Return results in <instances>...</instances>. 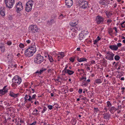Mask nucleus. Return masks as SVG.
<instances>
[{
    "label": "nucleus",
    "instance_id": "16",
    "mask_svg": "<svg viewBox=\"0 0 125 125\" xmlns=\"http://www.w3.org/2000/svg\"><path fill=\"white\" fill-rule=\"evenodd\" d=\"M5 47L4 44L3 43H0V49L1 52H3L5 51Z\"/></svg>",
    "mask_w": 125,
    "mask_h": 125
},
{
    "label": "nucleus",
    "instance_id": "41",
    "mask_svg": "<svg viewBox=\"0 0 125 125\" xmlns=\"http://www.w3.org/2000/svg\"><path fill=\"white\" fill-rule=\"evenodd\" d=\"M43 109V111H42V113H44L47 110V108L45 107H44Z\"/></svg>",
    "mask_w": 125,
    "mask_h": 125
},
{
    "label": "nucleus",
    "instance_id": "53",
    "mask_svg": "<svg viewBox=\"0 0 125 125\" xmlns=\"http://www.w3.org/2000/svg\"><path fill=\"white\" fill-rule=\"evenodd\" d=\"M117 46L118 47H120L122 45V44L121 43H119L117 44Z\"/></svg>",
    "mask_w": 125,
    "mask_h": 125
},
{
    "label": "nucleus",
    "instance_id": "28",
    "mask_svg": "<svg viewBox=\"0 0 125 125\" xmlns=\"http://www.w3.org/2000/svg\"><path fill=\"white\" fill-rule=\"evenodd\" d=\"M109 110L110 111V112H111L112 111H115L116 109L114 107H112L110 108H109Z\"/></svg>",
    "mask_w": 125,
    "mask_h": 125
},
{
    "label": "nucleus",
    "instance_id": "46",
    "mask_svg": "<svg viewBox=\"0 0 125 125\" xmlns=\"http://www.w3.org/2000/svg\"><path fill=\"white\" fill-rule=\"evenodd\" d=\"M86 77H83L81 78H80V80H84V81H86Z\"/></svg>",
    "mask_w": 125,
    "mask_h": 125
},
{
    "label": "nucleus",
    "instance_id": "23",
    "mask_svg": "<svg viewBox=\"0 0 125 125\" xmlns=\"http://www.w3.org/2000/svg\"><path fill=\"white\" fill-rule=\"evenodd\" d=\"M79 38L80 41L83 40L84 38V35L81 33L79 34Z\"/></svg>",
    "mask_w": 125,
    "mask_h": 125
},
{
    "label": "nucleus",
    "instance_id": "30",
    "mask_svg": "<svg viewBox=\"0 0 125 125\" xmlns=\"http://www.w3.org/2000/svg\"><path fill=\"white\" fill-rule=\"evenodd\" d=\"M7 57L9 60H11L12 58V55L11 54H8Z\"/></svg>",
    "mask_w": 125,
    "mask_h": 125
},
{
    "label": "nucleus",
    "instance_id": "62",
    "mask_svg": "<svg viewBox=\"0 0 125 125\" xmlns=\"http://www.w3.org/2000/svg\"><path fill=\"white\" fill-rule=\"evenodd\" d=\"M27 43H30L31 41L30 40H28L26 41Z\"/></svg>",
    "mask_w": 125,
    "mask_h": 125
},
{
    "label": "nucleus",
    "instance_id": "21",
    "mask_svg": "<svg viewBox=\"0 0 125 125\" xmlns=\"http://www.w3.org/2000/svg\"><path fill=\"white\" fill-rule=\"evenodd\" d=\"M105 12L106 13V15L107 17L108 18H109V17H110L111 15H112V13L110 12H109V11L107 10H105Z\"/></svg>",
    "mask_w": 125,
    "mask_h": 125
},
{
    "label": "nucleus",
    "instance_id": "37",
    "mask_svg": "<svg viewBox=\"0 0 125 125\" xmlns=\"http://www.w3.org/2000/svg\"><path fill=\"white\" fill-rule=\"evenodd\" d=\"M88 84V83L87 82H83L82 84V86H87Z\"/></svg>",
    "mask_w": 125,
    "mask_h": 125
},
{
    "label": "nucleus",
    "instance_id": "64",
    "mask_svg": "<svg viewBox=\"0 0 125 125\" xmlns=\"http://www.w3.org/2000/svg\"><path fill=\"white\" fill-rule=\"evenodd\" d=\"M64 17V16H63V15L62 14H61L59 16L61 18H62V19Z\"/></svg>",
    "mask_w": 125,
    "mask_h": 125
},
{
    "label": "nucleus",
    "instance_id": "57",
    "mask_svg": "<svg viewBox=\"0 0 125 125\" xmlns=\"http://www.w3.org/2000/svg\"><path fill=\"white\" fill-rule=\"evenodd\" d=\"M35 73H38V75H40V74H41V73H40V71H39L38 70Z\"/></svg>",
    "mask_w": 125,
    "mask_h": 125
},
{
    "label": "nucleus",
    "instance_id": "31",
    "mask_svg": "<svg viewBox=\"0 0 125 125\" xmlns=\"http://www.w3.org/2000/svg\"><path fill=\"white\" fill-rule=\"evenodd\" d=\"M100 4L102 5H104L105 4V0H100L99 1Z\"/></svg>",
    "mask_w": 125,
    "mask_h": 125
},
{
    "label": "nucleus",
    "instance_id": "48",
    "mask_svg": "<svg viewBox=\"0 0 125 125\" xmlns=\"http://www.w3.org/2000/svg\"><path fill=\"white\" fill-rule=\"evenodd\" d=\"M52 107L53 106L51 105H48L47 106L48 108L50 110H51L52 109Z\"/></svg>",
    "mask_w": 125,
    "mask_h": 125
},
{
    "label": "nucleus",
    "instance_id": "50",
    "mask_svg": "<svg viewBox=\"0 0 125 125\" xmlns=\"http://www.w3.org/2000/svg\"><path fill=\"white\" fill-rule=\"evenodd\" d=\"M112 21L110 19H108L107 21V22L108 23V24L111 23Z\"/></svg>",
    "mask_w": 125,
    "mask_h": 125
},
{
    "label": "nucleus",
    "instance_id": "54",
    "mask_svg": "<svg viewBox=\"0 0 125 125\" xmlns=\"http://www.w3.org/2000/svg\"><path fill=\"white\" fill-rule=\"evenodd\" d=\"M60 56L62 57V58L64 56V54L62 52H61V53L60 54Z\"/></svg>",
    "mask_w": 125,
    "mask_h": 125
},
{
    "label": "nucleus",
    "instance_id": "18",
    "mask_svg": "<svg viewBox=\"0 0 125 125\" xmlns=\"http://www.w3.org/2000/svg\"><path fill=\"white\" fill-rule=\"evenodd\" d=\"M104 118L106 119L109 120V118L110 117V115L108 113L104 114L103 115Z\"/></svg>",
    "mask_w": 125,
    "mask_h": 125
},
{
    "label": "nucleus",
    "instance_id": "19",
    "mask_svg": "<svg viewBox=\"0 0 125 125\" xmlns=\"http://www.w3.org/2000/svg\"><path fill=\"white\" fill-rule=\"evenodd\" d=\"M32 6L26 4V10L27 12L30 11L32 10Z\"/></svg>",
    "mask_w": 125,
    "mask_h": 125
},
{
    "label": "nucleus",
    "instance_id": "24",
    "mask_svg": "<svg viewBox=\"0 0 125 125\" xmlns=\"http://www.w3.org/2000/svg\"><path fill=\"white\" fill-rule=\"evenodd\" d=\"M34 3L33 2L32 0H30L27 2L26 4L32 6Z\"/></svg>",
    "mask_w": 125,
    "mask_h": 125
},
{
    "label": "nucleus",
    "instance_id": "55",
    "mask_svg": "<svg viewBox=\"0 0 125 125\" xmlns=\"http://www.w3.org/2000/svg\"><path fill=\"white\" fill-rule=\"evenodd\" d=\"M78 92L79 94H81L82 92V90L81 89H79L78 90Z\"/></svg>",
    "mask_w": 125,
    "mask_h": 125
},
{
    "label": "nucleus",
    "instance_id": "6",
    "mask_svg": "<svg viewBox=\"0 0 125 125\" xmlns=\"http://www.w3.org/2000/svg\"><path fill=\"white\" fill-rule=\"evenodd\" d=\"M13 83H15L18 85L20 84L21 82V79L18 75L15 76L12 80Z\"/></svg>",
    "mask_w": 125,
    "mask_h": 125
},
{
    "label": "nucleus",
    "instance_id": "32",
    "mask_svg": "<svg viewBox=\"0 0 125 125\" xmlns=\"http://www.w3.org/2000/svg\"><path fill=\"white\" fill-rule=\"evenodd\" d=\"M48 59L51 62H52L54 61V60L51 56L48 55Z\"/></svg>",
    "mask_w": 125,
    "mask_h": 125
},
{
    "label": "nucleus",
    "instance_id": "17",
    "mask_svg": "<svg viewBox=\"0 0 125 125\" xmlns=\"http://www.w3.org/2000/svg\"><path fill=\"white\" fill-rule=\"evenodd\" d=\"M109 48L112 50H116L118 49V47L116 45H111L109 46Z\"/></svg>",
    "mask_w": 125,
    "mask_h": 125
},
{
    "label": "nucleus",
    "instance_id": "7",
    "mask_svg": "<svg viewBox=\"0 0 125 125\" xmlns=\"http://www.w3.org/2000/svg\"><path fill=\"white\" fill-rule=\"evenodd\" d=\"M23 9L22 3L21 2H19L16 5V12L17 13H19Z\"/></svg>",
    "mask_w": 125,
    "mask_h": 125
},
{
    "label": "nucleus",
    "instance_id": "35",
    "mask_svg": "<svg viewBox=\"0 0 125 125\" xmlns=\"http://www.w3.org/2000/svg\"><path fill=\"white\" fill-rule=\"evenodd\" d=\"M114 59L116 61H118L120 59V57L118 55H116L115 56Z\"/></svg>",
    "mask_w": 125,
    "mask_h": 125
},
{
    "label": "nucleus",
    "instance_id": "39",
    "mask_svg": "<svg viewBox=\"0 0 125 125\" xmlns=\"http://www.w3.org/2000/svg\"><path fill=\"white\" fill-rule=\"evenodd\" d=\"M0 14L1 16H4L5 15V13L2 10H1L0 11Z\"/></svg>",
    "mask_w": 125,
    "mask_h": 125
},
{
    "label": "nucleus",
    "instance_id": "42",
    "mask_svg": "<svg viewBox=\"0 0 125 125\" xmlns=\"http://www.w3.org/2000/svg\"><path fill=\"white\" fill-rule=\"evenodd\" d=\"M107 106L109 107L110 106H111L112 104L109 101H108L107 102Z\"/></svg>",
    "mask_w": 125,
    "mask_h": 125
},
{
    "label": "nucleus",
    "instance_id": "14",
    "mask_svg": "<svg viewBox=\"0 0 125 125\" xmlns=\"http://www.w3.org/2000/svg\"><path fill=\"white\" fill-rule=\"evenodd\" d=\"M19 94V93L17 94H15L13 92L11 91H10V95L12 97H13L15 98L17 97L18 96Z\"/></svg>",
    "mask_w": 125,
    "mask_h": 125
},
{
    "label": "nucleus",
    "instance_id": "25",
    "mask_svg": "<svg viewBox=\"0 0 125 125\" xmlns=\"http://www.w3.org/2000/svg\"><path fill=\"white\" fill-rule=\"evenodd\" d=\"M77 24V23L76 22H74L73 21L72 22H71L70 23V25L74 27Z\"/></svg>",
    "mask_w": 125,
    "mask_h": 125
},
{
    "label": "nucleus",
    "instance_id": "22",
    "mask_svg": "<svg viewBox=\"0 0 125 125\" xmlns=\"http://www.w3.org/2000/svg\"><path fill=\"white\" fill-rule=\"evenodd\" d=\"M103 80V79L98 78L95 80V82L97 83H102Z\"/></svg>",
    "mask_w": 125,
    "mask_h": 125
},
{
    "label": "nucleus",
    "instance_id": "63",
    "mask_svg": "<svg viewBox=\"0 0 125 125\" xmlns=\"http://www.w3.org/2000/svg\"><path fill=\"white\" fill-rule=\"evenodd\" d=\"M82 100H83L84 101H86L87 100V98L86 97H84V98H82Z\"/></svg>",
    "mask_w": 125,
    "mask_h": 125
},
{
    "label": "nucleus",
    "instance_id": "49",
    "mask_svg": "<svg viewBox=\"0 0 125 125\" xmlns=\"http://www.w3.org/2000/svg\"><path fill=\"white\" fill-rule=\"evenodd\" d=\"M7 43L8 45H10L12 43L10 41H9L7 42Z\"/></svg>",
    "mask_w": 125,
    "mask_h": 125
},
{
    "label": "nucleus",
    "instance_id": "60",
    "mask_svg": "<svg viewBox=\"0 0 125 125\" xmlns=\"http://www.w3.org/2000/svg\"><path fill=\"white\" fill-rule=\"evenodd\" d=\"M91 62L92 64H95V61L94 60H92Z\"/></svg>",
    "mask_w": 125,
    "mask_h": 125
},
{
    "label": "nucleus",
    "instance_id": "47",
    "mask_svg": "<svg viewBox=\"0 0 125 125\" xmlns=\"http://www.w3.org/2000/svg\"><path fill=\"white\" fill-rule=\"evenodd\" d=\"M36 96V95L35 94L33 95L32 97H31V100L32 101V99H35Z\"/></svg>",
    "mask_w": 125,
    "mask_h": 125
},
{
    "label": "nucleus",
    "instance_id": "61",
    "mask_svg": "<svg viewBox=\"0 0 125 125\" xmlns=\"http://www.w3.org/2000/svg\"><path fill=\"white\" fill-rule=\"evenodd\" d=\"M113 32V31L112 29H111L109 30V33H112Z\"/></svg>",
    "mask_w": 125,
    "mask_h": 125
},
{
    "label": "nucleus",
    "instance_id": "45",
    "mask_svg": "<svg viewBox=\"0 0 125 125\" xmlns=\"http://www.w3.org/2000/svg\"><path fill=\"white\" fill-rule=\"evenodd\" d=\"M58 82H61V80L62 81V79L60 77H58L57 78V79L56 80Z\"/></svg>",
    "mask_w": 125,
    "mask_h": 125
},
{
    "label": "nucleus",
    "instance_id": "51",
    "mask_svg": "<svg viewBox=\"0 0 125 125\" xmlns=\"http://www.w3.org/2000/svg\"><path fill=\"white\" fill-rule=\"evenodd\" d=\"M57 58L58 59V61H59L60 60V59L61 58H62L60 55H58Z\"/></svg>",
    "mask_w": 125,
    "mask_h": 125
},
{
    "label": "nucleus",
    "instance_id": "56",
    "mask_svg": "<svg viewBox=\"0 0 125 125\" xmlns=\"http://www.w3.org/2000/svg\"><path fill=\"white\" fill-rule=\"evenodd\" d=\"M70 60L71 61L73 62H74V59L73 58H71L70 59Z\"/></svg>",
    "mask_w": 125,
    "mask_h": 125
},
{
    "label": "nucleus",
    "instance_id": "9",
    "mask_svg": "<svg viewBox=\"0 0 125 125\" xmlns=\"http://www.w3.org/2000/svg\"><path fill=\"white\" fill-rule=\"evenodd\" d=\"M104 21V18L101 16H98L96 17V21L97 24H99L103 22Z\"/></svg>",
    "mask_w": 125,
    "mask_h": 125
},
{
    "label": "nucleus",
    "instance_id": "40",
    "mask_svg": "<svg viewBox=\"0 0 125 125\" xmlns=\"http://www.w3.org/2000/svg\"><path fill=\"white\" fill-rule=\"evenodd\" d=\"M72 124L73 125H75L76 122V121L75 119H73V120H72Z\"/></svg>",
    "mask_w": 125,
    "mask_h": 125
},
{
    "label": "nucleus",
    "instance_id": "2",
    "mask_svg": "<svg viewBox=\"0 0 125 125\" xmlns=\"http://www.w3.org/2000/svg\"><path fill=\"white\" fill-rule=\"evenodd\" d=\"M44 60L43 57L40 54H38L34 59V62L37 64L41 63Z\"/></svg>",
    "mask_w": 125,
    "mask_h": 125
},
{
    "label": "nucleus",
    "instance_id": "27",
    "mask_svg": "<svg viewBox=\"0 0 125 125\" xmlns=\"http://www.w3.org/2000/svg\"><path fill=\"white\" fill-rule=\"evenodd\" d=\"M67 70V73L69 75H71L74 73V71L70 70Z\"/></svg>",
    "mask_w": 125,
    "mask_h": 125
},
{
    "label": "nucleus",
    "instance_id": "58",
    "mask_svg": "<svg viewBox=\"0 0 125 125\" xmlns=\"http://www.w3.org/2000/svg\"><path fill=\"white\" fill-rule=\"evenodd\" d=\"M94 109L95 110V112H97L99 111L98 108H94Z\"/></svg>",
    "mask_w": 125,
    "mask_h": 125
},
{
    "label": "nucleus",
    "instance_id": "38",
    "mask_svg": "<svg viewBox=\"0 0 125 125\" xmlns=\"http://www.w3.org/2000/svg\"><path fill=\"white\" fill-rule=\"evenodd\" d=\"M70 30L71 31H74L73 30H75L76 31L77 30H78V29L77 27H73V28H71Z\"/></svg>",
    "mask_w": 125,
    "mask_h": 125
},
{
    "label": "nucleus",
    "instance_id": "44",
    "mask_svg": "<svg viewBox=\"0 0 125 125\" xmlns=\"http://www.w3.org/2000/svg\"><path fill=\"white\" fill-rule=\"evenodd\" d=\"M17 85H18L17 84L14 83L12 84V86L14 88L16 87Z\"/></svg>",
    "mask_w": 125,
    "mask_h": 125
},
{
    "label": "nucleus",
    "instance_id": "59",
    "mask_svg": "<svg viewBox=\"0 0 125 125\" xmlns=\"http://www.w3.org/2000/svg\"><path fill=\"white\" fill-rule=\"evenodd\" d=\"M113 29L115 30V31L117 33V29L116 27H115L113 28Z\"/></svg>",
    "mask_w": 125,
    "mask_h": 125
},
{
    "label": "nucleus",
    "instance_id": "12",
    "mask_svg": "<svg viewBox=\"0 0 125 125\" xmlns=\"http://www.w3.org/2000/svg\"><path fill=\"white\" fill-rule=\"evenodd\" d=\"M6 87L7 86H5L3 87L2 89L0 90V94L2 95H3L7 92V89H5Z\"/></svg>",
    "mask_w": 125,
    "mask_h": 125
},
{
    "label": "nucleus",
    "instance_id": "36",
    "mask_svg": "<svg viewBox=\"0 0 125 125\" xmlns=\"http://www.w3.org/2000/svg\"><path fill=\"white\" fill-rule=\"evenodd\" d=\"M46 70V69L44 68H42L41 69L40 71V73H41V74L44 71H45Z\"/></svg>",
    "mask_w": 125,
    "mask_h": 125
},
{
    "label": "nucleus",
    "instance_id": "52",
    "mask_svg": "<svg viewBox=\"0 0 125 125\" xmlns=\"http://www.w3.org/2000/svg\"><path fill=\"white\" fill-rule=\"evenodd\" d=\"M67 73V71L64 70L62 71V74L63 75H65V73Z\"/></svg>",
    "mask_w": 125,
    "mask_h": 125
},
{
    "label": "nucleus",
    "instance_id": "11",
    "mask_svg": "<svg viewBox=\"0 0 125 125\" xmlns=\"http://www.w3.org/2000/svg\"><path fill=\"white\" fill-rule=\"evenodd\" d=\"M31 92H30L29 94V95H28L27 94H26L25 95V97L24 98V99L27 100L29 101H31Z\"/></svg>",
    "mask_w": 125,
    "mask_h": 125
},
{
    "label": "nucleus",
    "instance_id": "4",
    "mask_svg": "<svg viewBox=\"0 0 125 125\" xmlns=\"http://www.w3.org/2000/svg\"><path fill=\"white\" fill-rule=\"evenodd\" d=\"M5 3L7 7L11 8L14 4L15 0H5Z\"/></svg>",
    "mask_w": 125,
    "mask_h": 125
},
{
    "label": "nucleus",
    "instance_id": "15",
    "mask_svg": "<svg viewBox=\"0 0 125 125\" xmlns=\"http://www.w3.org/2000/svg\"><path fill=\"white\" fill-rule=\"evenodd\" d=\"M19 94V93L17 94H15L13 92L11 91H10V95L12 97H13L15 98L17 97L18 96Z\"/></svg>",
    "mask_w": 125,
    "mask_h": 125
},
{
    "label": "nucleus",
    "instance_id": "29",
    "mask_svg": "<svg viewBox=\"0 0 125 125\" xmlns=\"http://www.w3.org/2000/svg\"><path fill=\"white\" fill-rule=\"evenodd\" d=\"M84 65L85 66V68H86V69L87 70V71H88L90 70V69L89 66H90V65H89L87 64H85Z\"/></svg>",
    "mask_w": 125,
    "mask_h": 125
},
{
    "label": "nucleus",
    "instance_id": "20",
    "mask_svg": "<svg viewBox=\"0 0 125 125\" xmlns=\"http://www.w3.org/2000/svg\"><path fill=\"white\" fill-rule=\"evenodd\" d=\"M55 21L53 19H51L50 21H48L47 22V24L49 25H51L52 23L55 22Z\"/></svg>",
    "mask_w": 125,
    "mask_h": 125
},
{
    "label": "nucleus",
    "instance_id": "8",
    "mask_svg": "<svg viewBox=\"0 0 125 125\" xmlns=\"http://www.w3.org/2000/svg\"><path fill=\"white\" fill-rule=\"evenodd\" d=\"M107 55L105 57V59L109 60H114V56L115 54L112 52H108L107 53Z\"/></svg>",
    "mask_w": 125,
    "mask_h": 125
},
{
    "label": "nucleus",
    "instance_id": "10",
    "mask_svg": "<svg viewBox=\"0 0 125 125\" xmlns=\"http://www.w3.org/2000/svg\"><path fill=\"white\" fill-rule=\"evenodd\" d=\"M66 5L68 8H70L73 4L72 0H65Z\"/></svg>",
    "mask_w": 125,
    "mask_h": 125
},
{
    "label": "nucleus",
    "instance_id": "13",
    "mask_svg": "<svg viewBox=\"0 0 125 125\" xmlns=\"http://www.w3.org/2000/svg\"><path fill=\"white\" fill-rule=\"evenodd\" d=\"M76 59L79 62L86 61L87 60V59L84 57L80 58L78 56L76 57Z\"/></svg>",
    "mask_w": 125,
    "mask_h": 125
},
{
    "label": "nucleus",
    "instance_id": "43",
    "mask_svg": "<svg viewBox=\"0 0 125 125\" xmlns=\"http://www.w3.org/2000/svg\"><path fill=\"white\" fill-rule=\"evenodd\" d=\"M19 46L20 48H22L24 47V46L23 44L20 43L19 45Z\"/></svg>",
    "mask_w": 125,
    "mask_h": 125
},
{
    "label": "nucleus",
    "instance_id": "33",
    "mask_svg": "<svg viewBox=\"0 0 125 125\" xmlns=\"http://www.w3.org/2000/svg\"><path fill=\"white\" fill-rule=\"evenodd\" d=\"M38 112V110L36 109H35L33 111V112L34 113L33 114L35 115H37L38 114V113H37Z\"/></svg>",
    "mask_w": 125,
    "mask_h": 125
},
{
    "label": "nucleus",
    "instance_id": "5",
    "mask_svg": "<svg viewBox=\"0 0 125 125\" xmlns=\"http://www.w3.org/2000/svg\"><path fill=\"white\" fill-rule=\"evenodd\" d=\"M38 30V28L36 25H31L29 28V32L32 33L37 32Z\"/></svg>",
    "mask_w": 125,
    "mask_h": 125
},
{
    "label": "nucleus",
    "instance_id": "34",
    "mask_svg": "<svg viewBox=\"0 0 125 125\" xmlns=\"http://www.w3.org/2000/svg\"><path fill=\"white\" fill-rule=\"evenodd\" d=\"M81 33H82L83 34L86 35L88 34V32H87V30H83L81 32Z\"/></svg>",
    "mask_w": 125,
    "mask_h": 125
},
{
    "label": "nucleus",
    "instance_id": "1",
    "mask_svg": "<svg viewBox=\"0 0 125 125\" xmlns=\"http://www.w3.org/2000/svg\"><path fill=\"white\" fill-rule=\"evenodd\" d=\"M30 47L25 50V55L29 57L32 56L36 51V46L34 43L33 44V45L32 44Z\"/></svg>",
    "mask_w": 125,
    "mask_h": 125
},
{
    "label": "nucleus",
    "instance_id": "3",
    "mask_svg": "<svg viewBox=\"0 0 125 125\" xmlns=\"http://www.w3.org/2000/svg\"><path fill=\"white\" fill-rule=\"evenodd\" d=\"M79 6L82 8L85 9L87 8L88 5L87 2L86 1L80 0L79 2Z\"/></svg>",
    "mask_w": 125,
    "mask_h": 125
},
{
    "label": "nucleus",
    "instance_id": "26",
    "mask_svg": "<svg viewBox=\"0 0 125 125\" xmlns=\"http://www.w3.org/2000/svg\"><path fill=\"white\" fill-rule=\"evenodd\" d=\"M100 39V38L99 37V36H98L97 38L96 39V40H95L94 41V43L93 44H96V43H97V42Z\"/></svg>",
    "mask_w": 125,
    "mask_h": 125
}]
</instances>
